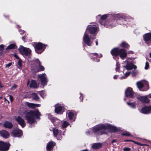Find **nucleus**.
<instances>
[{
    "label": "nucleus",
    "mask_w": 151,
    "mask_h": 151,
    "mask_svg": "<svg viewBox=\"0 0 151 151\" xmlns=\"http://www.w3.org/2000/svg\"><path fill=\"white\" fill-rule=\"evenodd\" d=\"M40 115L38 110H33L26 112L24 116L27 123L32 124L35 122V117L38 118Z\"/></svg>",
    "instance_id": "1"
},
{
    "label": "nucleus",
    "mask_w": 151,
    "mask_h": 151,
    "mask_svg": "<svg viewBox=\"0 0 151 151\" xmlns=\"http://www.w3.org/2000/svg\"><path fill=\"white\" fill-rule=\"evenodd\" d=\"M110 127V126L108 124H99L93 128L94 132L98 135H102L106 134L105 130Z\"/></svg>",
    "instance_id": "2"
},
{
    "label": "nucleus",
    "mask_w": 151,
    "mask_h": 151,
    "mask_svg": "<svg viewBox=\"0 0 151 151\" xmlns=\"http://www.w3.org/2000/svg\"><path fill=\"white\" fill-rule=\"evenodd\" d=\"M112 55L117 56L119 55L120 57L123 59L127 56V52L123 49H119L118 48H115L112 50L111 52Z\"/></svg>",
    "instance_id": "3"
},
{
    "label": "nucleus",
    "mask_w": 151,
    "mask_h": 151,
    "mask_svg": "<svg viewBox=\"0 0 151 151\" xmlns=\"http://www.w3.org/2000/svg\"><path fill=\"white\" fill-rule=\"evenodd\" d=\"M31 68L32 70L35 72L43 71L45 69L44 67L41 65L38 59L33 62Z\"/></svg>",
    "instance_id": "4"
},
{
    "label": "nucleus",
    "mask_w": 151,
    "mask_h": 151,
    "mask_svg": "<svg viewBox=\"0 0 151 151\" xmlns=\"http://www.w3.org/2000/svg\"><path fill=\"white\" fill-rule=\"evenodd\" d=\"M137 85L139 90L141 91H146L149 88L148 82L145 81H142L137 83Z\"/></svg>",
    "instance_id": "5"
},
{
    "label": "nucleus",
    "mask_w": 151,
    "mask_h": 151,
    "mask_svg": "<svg viewBox=\"0 0 151 151\" xmlns=\"http://www.w3.org/2000/svg\"><path fill=\"white\" fill-rule=\"evenodd\" d=\"M36 52L38 53H41L46 48V45L40 42L36 43L34 44Z\"/></svg>",
    "instance_id": "6"
},
{
    "label": "nucleus",
    "mask_w": 151,
    "mask_h": 151,
    "mask_svg": "<svg viewBox=\"0 0 151 151\" xmlns=\"http://www.w3.org/2000/svg\"><path fill=\"white\" fill-rule=\"evenodd\" d=\"M19 50L21 54L26 56L29 55L31 52V50L29 48L24 47L22 46L19 48Z\"/></svg>",
    "instance_id": "7"
},
{
    "label": "nucleus",
    "mask_w": 151,
    "mask_h": 151,
    "mask_svg": "<svg viewBox=\"0 0 151 151\" xmlns=\"http://www.w3.org/2000/svg\"><path fill=\"white\" fill-rule=\"evenodd\" d=\"M11 133L12 136L14 137H19L22 135V130L18 129L13 130Z\"/></svg>",
    "instance_id": "8"
},
{
    "label": "nucleus",
    "mask_w": 151,
    "mask_h": 151,
    "mask_svg": "<svg viewBox=\"0 0 151 151\" xmlns=\"http://www.w3.org/2000/svg\"><path fill=\"white\" fill-rule=\"evenodd\" d=\"M83 40L84 42L89 46H91L92 43V42L91 41L88 35L86 32L84 34Z\"/></svg>",
    "instance_id": "9"
},
{
    "label": "nucleus",
    "mask_w": 151,
    "mask_h": 151,
    "mask_svg": "<svg viewBox=\"0 0 151 151\" xmlns=\"http://www.w3.org/2000/svg\"><path fill=\"white\" fill-rule=\"evenodd\" d=\"M8 144L2 141H0V151H6L9 149Z\"/></svg>",
    "instance_id": "10"
},
{
    "label": "nucleus",
    "mask_w": 151,
    "mask_h": 151,
    "mask_svg": "<svg viewBox=\"0 0 151 151\" xmlns=\"http://www.w3.org/2000/svg\"><path fill=\"white\" fill-rule=\"evenodd\" d=\"M38 77L40 79L42 85H44L47 84V81L46 75L45 74L38 75Z\"/></svg>",
    "instance_id": "11"
},
{
    "label": "nucleus",
    "mask_w": 151,
    "mask_h": 151,
    "mask_svg": "<svg viewBox=\"0 0 151 151\" xmlns=\"http://www.w3.org/2000/svg\"><path fill=\"white\" fill-rule=\"evenodd\" d=\"M125 93L126 97H128L131 98H133L134 97V92L132 88L130 87H128L126 89Z\"/></svg>",
    "instance_id": "12"
},
{
    "label": "nucleus",
    "mask_w": 151,
    "mask_h": 151,
    "mask_svg": "<svg viewBox=\"0 0 151 151\" xmlns=\"http://www.w3.org/2000/svg\"><path fill=\"white\" fill-rule=\"evenodd\" d=\"M144 39L146 43L149 45H151V33L145 34L143 36Z\"/></svg>",
    "instance_id": "13"
},
{
    "label": "nucleus",
    "mask_w": 151,
    "mask_h": 151,
    "mask_svg": "<svg viewBox=\"0 0 151 151\" xmlns=\"http://www.w3.org/2000/svg\"><path fill=\"white\" fill-rule=\"evenodd\" d=\"M97 26L96 25L88 26L87 29L89 30V32L91 34H94L96 32Z\"/></svg>",
    "instance_id": "14"
},
{
    "label": "nucleus",
    "mask_w": 151,
    "mask_h": 151,
    "mask_svg": "<svg viewBox=\"0 0 151 151\" xmlns=\"http://www.w3.org/2000/svg\"><path fill=\"white\" fill-rule=\"evenodd\" d=\"M15 119L22 127H24L25 126L26 123L24 121L20 116H18L15 118Z\"/></svg>",
    "instance_id": "15"
},
{
    "label": "nucleus",
    "mask_w": 151,
    "mask_h": 151,
    "mask_svg": "<svg viewBox=\"0 0 151 151\" xmlns=\"http://www.w3.org/2000/svg\"><path fill=\"white\" fill-rule=\"evenodd\" d=\"M142 113L146 114L151 112V105L149 106H145L142 108L141 111Z\"/></svg>",
    "instance_id": "16"
},
{
    "label": "nucleus",
    "mask_w": 151,
    "mask_h": 151,
    "mask_svg": "<svg viewBox=\"0 0 151 151\" xmlns=\"http://www.w3.org/2000/svg\"><path fill=\"white\" fill-rule=\"evenodd\" d=\"M55 145V143L52 141L49 142L47 145L46 150L47 151H51L53 147Z\"/></svg>",
    "instance_id": "17"
},
{
    "label": "nucleus",
    "mask_w": 151,
    "mask_h": 151,
    "mask_svg": "<svg viewBox=\"0 0 151 151\" xmlns=\"http://www.w3.org/2000/svg\"><path fill=\"white\" fill-rule=\"evenodd\" d=\"M125 62H126L127 63V65L126 66V69L131 70L133 68L136 69L137 68L136 66L133 65L132 63L128 62L127 60Z\"/></svg>",
    "instance_id": "18"
},
{
    "label": "nucleus",
    "mask_w": 151,
    "mask_h": 151,
    "mask_svg": "<svg viewBox=\"0 0 151 151\" xmlns=\"http://www.w3.org/2000/svg\"><path fill=\"white\" fill-rule=\"evenodd\" d=\"M26 105L32 109H35L36 107H40V105L38 104H34L32 103H30L28 102L26 103Z\"/></svg>",
    "instance_id": "19"
},
{
    "label": "nucleus",
    "mask_w": 151,
    "mask_h": 151,
    "mask_svg": "<svg viewBox=\"0 0 151 151\" xmlns=\"http://www.w3.org/2000/svg\"><path fill=\"white\" fill-rule=\"evenodd\" d=\"M1 135L5 138H8L9 136V132L5 130H2L0 131Z\"/></svg>",
    "instance_id": "20"
},
{
    "label": "nucleus",
    "mask_w": 151,
    "mask_h": 151,
    "mask_svg": "<svg viewBox=\"0 0 151 151\" xmlns=\"http://www.w3.org/2000/svg\"><path fill=\"white\" fill-rule=\"evenodd\" d=\"M55 111L56 113L62 114L63 112V107L59 105H56Z\"/></svg>",
    "instance_id": "21"
},
{
    "label": "nucleus",
    "mask_w": 151,
    "mask_h": 151,
    "mask_svg": "<svg viewBox=\"0 0 151 151\" xmlns=\"http://www.w3.org/2000/svg\"><path fill=\"white\" fill-rule=\"evenodd\" d=\"M3 126L4 127L9 129L12 128L13 126L11 122L8 121L5 122L3 124Z\"/></svg>",
    "instance_id": "22"
},
{
    "label": "nucleus",
    "mask_w": 151,
    "mask_h": 151,
    "mask_svg": "<svg viewBox=\"0 0 151 151\" xmlns=\"http://www.w3.org/2000/svg\"><path fill=\"white\" fill-rule=\"evenodd\" d=\"M139 100L143 103H148L150 102V100L146 96L140 97L139 98Z\"/></svg>",
    "instance_id": "23"
},
{
    "label": "nucleus",
    "mask_w": 151,
    "mask_h": 151,
    "mask_svg": "<svg viewBox=\"0 0 151 151\" xmlns=\"http://www.w3.org/2000/svg\"><path fill=\"white\" fill-rule=\"evenodd\" d=\"M102 144L100 143H96L93 144L92 146V148L93 149H97L100 148Z\"/></svg>",
    "instance_id": "24"
},
{
    "label": "nucleus",
    "mask_w": 151,
    "mask_h": 151,
    "mask_svg": "<svg viewBox=\"0 0 151 151\" xmlns=\"http://www.w3.org/2000/svg\"><path fill=\"white\" fill-rule=\"evenodd\" d=\"M29 86L30 87L33 88H37V85L36 82L34 80H32Z\"/></svg>",
    "instance_id": "25"
},
{
    "label": "nucleus",
    "mask_w": 151,
    "mask_h": 151,
    "mask_svg": "<svg viewBox=\"0 0 151 151\" xmlns=\"http://www.w3.org/2000/svg\"><path fill=\"white\" fill-rule=\"evenodd\" d=\"M53 133L55 137H56V136L59 134V135L60 134V131L58 130L56 128H54L53 129Z\"/></svg>",
    "instance_id": "26"
},
{
    "label": "nucleus",
    "mask_w": 151,
    "mask_h": 151,
    "mask_svg": "<svg viewBox=\"0 0 151 151\" xmlns=\"http://www.w3.org/2000/svg\"><path fill=\"white\" fill-rule=\"evenodd\" d=\"M31 97L33 99L36 100H37L39 98L37 95L36 93H32L31 95Z\"/></svg>",
    "instance_id": "27"
},
{
    "label": "nucleus",
    "mask_w": 151,
    "mask_h": 151,
    "mask_svg": "<svg viewBox=\"0 0 151 151\" xmlns=\"http://www.w3.org/2000/svg\"><path fill=\"white\" fill-rule=\"evenodd\" d=\"M16 47V46L14 44H11L9 45L6 48V49H15Z\"/></svg>",
    "instance_id": "28"
},
{
    "label": "nucleus",
    "mask_w": 151,
    "mask_h": 151,
    "mask_svg": "<svg viewBox=\"0 0 151 151\" xmlns=\"http://www.w3.org/2000/svg\"><path fill=\"white\" fill-rule=\"evenodd\" d=\"M120 46L122 47H124L127 48L129 47V46L127 43L124 42H122Z\"/></svg>",
    "instance_id": "29"
},
{
    "label": "nucleus",
    "mask_w": 151,
    "mask_h": 151,
    "mask_svg": "<svg viewBox=\"0 0 151 151\" xmlns=\"http://www.w3.org/2000/svg\"><path fill=\"white\" fill-rule=\"evenodd\" d=\"M126 141H130V142H132L134 143L135 144L138 145H139L141 146H144V145H146L141 144V143H140L139 142H136L133 140H126Z\"/></svg>",
    "instance_id": "30"
},
{
    "label": "nucleus",
    "mask_w": 151,
    "mask_h": 151,
    "mask_svg": "<svg viewBox=\"0 0 151 151\" xmlns=\"http://www.w3.org/2000/svg\"><path fill=\"white\" fill-rule=\"evenodd\" d=\"M74 115V113L73 112L70 111L68 114V116L70 120H72Z\"/></svg>",
    "instance_id": "31"
},
{
    "label": "nucleus",
    "mask_w": 151,
    "mask_h": 151,
    "mask_svg": "<svg viewBox=\"0 0 151 151\" xmlns=\"http://www.w3.org/2000/svg\"><path fill=\"white\" fill-rule=\"evenodd\" d=\"M48 118L51 120V122H52L53 123H54V122L55 121L56 119L53 118L52 116L50 114L48 115Z\"/></svg>",
    "instance_id": "32"
},
{
    "label": "nucleus",
    "mask_w": 151,
    "mask_h": 151,
    "mask_svg": "<svg viewBox=\"0 0 151 151\" xmlns=\"http://www.w3.org/2000/svg\"><path fill=\"white\" fill-rule=\"evenodd\" d=\"M122 135L124 136H132V135L130 133L128 132H125L122 134Z\"/></svg>",
    "instance_id": "33"
},
{
    "label": "nucleus",
    "mask_w": 151,
    "mask_h": 151,
    "mask_svg": "<svg viewBox=\"0 0 151 151\" xmlns=\"http://www.w3.org/2000/svg\"><path fill=\"white\" fill-rule=\"evenodd\" d=\"M127 104L128 105L131 107L132 108H134L135 107V104L134 103H130L127 102Z\"/></svg>",
    "instance_id": "34"
},
{
    "label": "nucleus",
    "mask_w": 151,
    "mask_h": 151,
    "mask_svg": "<svg viewBox=\"0 0 151 151\" xmlns=\"http://www.w3.org/2000/svg\"><path fill=\"white\" fill-rule=\"evenodd\" d=\"M130 73L129 72H126L124 76L121 78V79L126 78L129 75Z\"/></svg>",
    "instance_id": "35"
},
{
    "label": "nucleus",
    "mask_w": 151,
    "mask_h": 151,
    "mask_svg": "<svg viewBox=\"0 0 151 151\" xmlns=\"http://www.w3.org/2000/svg\"><path fill=\"white\" fill-rule=\"evenodd\" d=\"M119 63L118 62H117L116 65V68H115V70L116 71H119Z\"/></svg>",
    "instance_id": "36"
},
{
    "label": "nucleus",
    "mask_w": 151,
    "mask_h": 151,
    "mask_svg": "<svg viewBox=\"0 0 151 151\" xmlns=\"http://www.w3.org/2000/svg\"><path fill=\"white\" fill-rule=\"evenodd\" d=\"M68 125V123L66 121H65L64 122H63V124L62 127L63 128H65Z\"/></svg>",
    "instance_id": "37"
},
{
    "label": "nucleus",
    "mask_w": 151,
    "mask_h": 151,
    "mask_svg": "<svg viewBox=\"0 0 151 151\" xmlns=\"http://www.w3.org/2000/svg\"><path fill=\"white\" fill-rule=\"evenodd\" d=\"M108 17V15L105 14L102 15L101 17V19L102 20L105 19Z\"/></svg>",
    "instance_id": "38"
},
{
    "label": "nucleus",
    "mask_w": 151,
    "mask_h": 151,
    "mask_svg": "<svg viewBox=\"0 0 151 151\" xmlns=\"http://www.w3.org/2000/svg\"><path fill=\"white\" fill-rule=\"evenodd\" d=\"M123 150L124 151H130L131 148L128 147H124L123 148Z\"/></svg>",
    "instance_id": "39"
},
{
    "label": "nucleus",
    "mask_w": 151,
    "mask_h": 151,
    "mask_svg": "<svg viewBox=\"0 0 151 151\" xmlns=\"http://www.w3.org/2000/svg\"><path fill=\"white\" fill-rule=\"evenodd\" d=\"M149 67V64L148 62H146L145 63V69H147Z\"/></svg>",
    "instance_id": "40"
},
{
    "label": "nucleus",
    "mask_w": 151,
    "mask_h": 151,
    "mask_svg": "<svg viewBox=\"0 0 151 151\" xmlns=\"http://www.w3.org/2000/svg\"><path fill=\"white\" fill-rule=\"evenodd\" d=\"M18 65L19 67H21L22 66V61L20 59H19L18 62Z\"/></svg>",
    "instance_id": "41"
},
{
    "label": "nucleus",
    "mask_w": 151,
    "mask_h": 151,
    "mask_svg": "<svg viewBox=\"0 0 151 151\" xmlns=\"http://www.w3.org/2000/svg\"><path fill=\"white\" fill-rule=\"evenodd\" d=\"M91 56L93 57V56H96V58H97V57L98 56V54L97 53H92L91 54Z\"/></svg>",
    "instance_id": "42"
},
{
    "label": "nucleus",
    "mask_w": 151,
    "mask_h": 151,
    "mask_svg": "<svg viewBox=\"0 0 151 151\" xmlns=\"http://www.w3.org/2000/svg\"><path fill=\"white\" fill-rule=\"evenodd\" d=\"M9 99L11 101V102H12L13 100V98L12 96V95H9Z\"/></svg>",
    "instance_id": "43"
},
{
    "label": "nucleus",
    "mask_w": 151,
    "mask_h": 151,
    "mask_svg": "<svg viewBox=\"0 0 151 151\" xmlns=\"http://www.w3.org/2000/svg\"><path fill=\"white\" fill-rule=\"evenodd\" d=\"M17 85H14L11 88L12 90H13L14 89L17 87Z\"/></svg>",
    "instance_id": "44"
},
{
    "label": "nucleus",
    "mask_w": 151,
    "mask_h": 151,
    "mask_svg": "<svg viewBox=\"0 0 151 151\" xmlns=\"http://www.w3.org/2000/svg\"><path fill=\"white\" fill-rule=\"evenodd\" d=\"M4 48V45H0V50H2Z\"/></svg>",
    "instance_id": "45"
},
{
    "label": "nucleus",
    "mask_w": 151,
    "mask_h": 151,
    "mask_svg": "<svg viewBox=\"0 0 151 151\" xmlns=\"http://www.w3.org/2000/svg\"><path fill=\"white\" fill-rule=\"evenodd\" d=\"M11 65H12V63H9L6 65V67L7 68H9L10 66H11Z\"/></svg>",
    "instance_id": "46"
},
{
    "label": "nucleus",
    "mask_w": 151,
    "mask_h": 151,
    "mask_svg": "<svg viewBox=\"0 0 151 151\" xmlns=\"http://www.w3.org/2000/svg\"><path fill=\"white\" fill-rule=\"evenodd\" d=\"M137 74V72L133 71L132 75L133 76H135Z\"/></svg>",
    "instance_id": "47"
},
{
    "label": "nucleus",
    "mask_w": 151,
    "mask_h": 151,
    "mask_svg": "<svg viewBox=\"0 0 151 151\" xmlns=\"http://www.w3.org/2000/svg\"><path fill=\"white\" fill-rule=\"evenodd\" d=\"M113 129L114 131L115 132H116L118 130L115 127H113Z\"/></svg>",
    "instance_id": "48"
},
{
    "label": "nucleus",
    "mask_w": 151,
    "mask_h": 151,
    "mask_svg": "<svg viewBox=\"0 0 151 151\" xmlns=\"http://www.w3.org/2000/svg\"><path fill=\"white\" fill-rule=\"evenodd\" d=\"M4 87V86L2 84L1 82L0 81V88H3Z\"/></svg>",
    "instance_id": "49"
},
{
    "label": "nucleus",
    "mask_w": 151,
    "mask_h": 151,
    "mask_svg": "<svg viewBox=\"0 0 151 151\" xmlns=\"http://www.w3.org/2000/svg\"><path fill=\"white\" fill-rule=\"evenodd\" d=\"M94 58H93V59L95 61L98 62L99 61V59H97V58H96V60L95 59H94Z\"/></svg>",
    "instance_id": "50"
},
{
    "label": "nucleus",
    "mask_w": 151,
    "mask_h": 151,
    "mask_svg": "<svg viewBox=\"0 0 151 151\" xmlns=\"http://www.w3.org/2000/svg\"><path fill=\"white\" fill-rule=\"evenodd\" d=\"M118 76L117 75H115L114 76V78L115 79H117V77H118Z\"/></svg>",
    "instance_id": "51"
},
{
    "label": "nucleus",
    "mask_w": 151,
    "mask_h": 151,
    "mask_svg": "<svg viewBox=\"0 0 151 151\" xmlns=\"http://www.w3.org/2000/svg\"><path fill=\"white\" fill-rule=\"evenodd\" d=\"M116 139H113L111 142V143H113L114 142H116Z\"/></svg>",
    "instance_id": "52"
},
{
    "label": "nucleus",
    "mask_w": 151,
    "mask_h": 151,
    "mask_svg": "<svg viewBox=\"0 0 151 151\" xmlns=\"http://www.w3.org/2000/svg\"><path fill=\"white\" fill-rule=\"evenodd\" d=\"M96 45H98V42L97 41H96Z\"/></svg>",
    "instance_id": "53"
},
{
    "label": "nucleus",
    "mask_w": 151,
    "mask_h": 151,
    "mask_svg": "<svg viewBox=\"0 0 151 151\" xmlns=\"http://www.w3.org/2000/svg\"><path fill=\"white\" fill-rule=\"evenodd\" d=\"M15 57L16 58H18H18H19L18 57V56H17V55H15Z\"/></svg>",
    "instance_id": "54"
},
{
    "label": "nucleus",
    "mask_w": 151,
    "mask_h": 151,
    "mask_svg": "<svg viewBox=\"0 0 151 151\" xmlns=\"http://www.w3.org/2000/svg\"><path fill=\"white\" fill-rule=\"evenodd\" d=\"M150 57L151 58V52L150 53Z\"/></svg>",
    "instance_id": "55"
},
{
    "label": "nucleus",
    "mask_w": 151,
    "mask_h": 151,
    "mask_svg": "<svg viewBox=\"0 0 151 151\" xmlns=\"http://www.w3.org/2000/svg\"><path fill=\"white\" fill-rule=\"evenodd\" d=\"M29 81L27 83V85H28V84L29 83Z\"/></svg>",
    "instance_id": "56"
},
{
    "label": "nucleus",
    "mask_w": 151,
    "mask_h": 151,
    "mask_svg": "<svg viewBox=\"0 0 151 151\" xmlns=\"http://www.w3.org/2000/svg\"><path fill=\"white\" fill-rule=\"evenodd\" d=\"M118 15H116V17H118Z\"/></svg>",
    "instance_id": "57"
},
{
    "label": "nucleus",
    "mask_w": 151,
    "mask_h": 151,
    "mask_svg": "<svg viewBox=\"0 0 151 151\" xmlns=\"http://www.w3.org/2000/svg\"><path fill=\"white\" fill-rule=\"evenodd\" d=\"M92 39H93V40L94 39H95V38H91Z\"/></svg>",
    "instance_id": "58"
},
{
    "label": "nucleus",
    "mask_w": 151,
    "mask_h": 151,
    "mask_svg": "<svg viewBox=\"0 0 151 151\" xmlns=\"http://www.w3.org/2000/svg\"><path fill=\"white\" fill-rule=\"evenodd\" d=\"M58 139H60V138H58Z\"/></svg>",
    "instance_id": "59"
},
{
    "label": "nucleus",
    "mask_w": 151,
    "mask_h": 151,
    "mask_svg": "<svg viewBox=\"0 0 151 151\" xmlns=\"http://www.w3.org/2000/svg\"><path fill=\"white\" fill-rule=\"evenodd\" d=\"M8 102L9 103V101H8Z\"/></svg>",
    "instance_id": "60"
},
{
    "label": "nucleus",
    "mask_w": 151,
    "mask_h": 151,
    "mask_svg": "<svg viewBox=\"0 0 151 151\" xmlns=\"http://www.w3.org/2000/svg\"><path fill=\"white\" fill-rule=\"evenodd\" d=\"M16 151H18V150H17Z\"/></svg>",
    "instance_id": "61"
}]
</instances>
